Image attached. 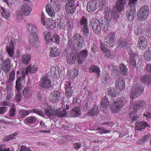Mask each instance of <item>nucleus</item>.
I'll return each mask as SVG.
<instances>
[{
    "label": "nucleus",
    "mask_w": 151,
    "mask_h": 151,
    "mask_svg": "<svg viewBox=\"0 0 151 151\" xmlns=\"http://www.w3.org/2000/svg\"><path fill=\"white\" fill-rule=\"evenodd\" d=\"M147 105V102L144 100H141L137 102L133 106V111L129 114L131 120L133 122H136L138 118V116L136 115L137 110L146 108Z\"/></svg>",
    "instance_id": "f257e3e1"
},
{
    "label": "nucleus",
    "mask_w": 151,
    "mask_h": 151,
    "mask_svg": "<svg viewBox=\"0 0 151 151\" xmlns=\"http://www.w3.org/2000/svg\"><path fill=\"white\" fill-rule=\"evenodd\" d=\"M104 17L106 22L108 23H111L112 20L116 21L119 18V13L116 12L113 14L110 8L107 7L104 9Z\"/></svg>",
    "instance_id": "f03ea898"
},
{
    "label": "nucleus",
    "mask_w": 151,
    "mask_h": 151,
    "mask_svg": "<svg viewBox=\"0 0 151 151\" xmlns=\"http://www.w3.org/2000/svg\"><path fill=\"white\" fill-rule=\"evenodd\" d=\"M149 12V7L146 5L140 7L137 13V17L139 21L145 20L147 17Z\"/></svg>",
    "instance_id": "7ed1b4c3"
},
{
    "label": "nucleus",
    "mask_w": 151,
    "mask_h": 151,
    "mask_svg": "<svg viewBox=\"0 0 151 151\" xmlns=\"http://www.w3.org/2000/svg\"><path fill=\"white\" fill-rule=\"evenodd\" d=\"M91 27L95 33L97 34L101 33V28L103 27V22L101 23L99 20L95 18L91 19L89 25Z\"/></svg>",
    "instance_id": "20e7f679"
},
{
    "label": "nucleus",
    "mask_w": 151,
    "mask_h": 151,
    "mask_svg": "<svg viewBox=\"0 0 151 151\" xmlns=\"http://www.w3.org/2000/svg\"><path fill=\"white\" fill-rule=\"evenodd\" d=\"M125 99L123 97L119 98L111 108L112 112L117 113L125 104Z\"/></svg>",
    "instance_id": "39448f33"
},
{
    "label": "nucleus",
    "mask_w": 151,
    "mask_h": 151,
    "mask_svg": "<svg viewBox=\"0 0 151 151\" xmlns=\"http://www.w3.org/2000/svg\"><path fill=\"white\" fill-rule=\"evenodd\" d=\"M143 91V88L138 84H134L132 88L130 96L132 98L137 97L140 96Z\"/></svg>",
    "instance_id": "423d86ee"
},
{
    "label": "nucleus",
    "mask_w": 151,
    "mask_h": 151,
    "mask_svg": "<svg viewBox=\"0 0 151 151\" xmlns=\"http://www.w3.org/2000/svg\"><path fill=\"white\" fill-rule=\"evenodd\" d=\"M39 85L44 89L50 88L52 86L50 80L46 75H43L40 78Z\"/></svg>",
    "instance_id": "0eeeda50"
},
{
    "label": "nucleus",
    "mask_w": 151,
    "mask_h": 151,
    "mask_svg": "<svg viewBox=\"0 0 151 151\" xmlns=\"http://www.w3.org/2000/svg\"><path fill=\"white\" fill-rule=\"evenodd\" d=\"M80 24L82 28V32L83 36L86 37L89 36V30L88 27L87 19L84 16L81 17L80 20Z\"/></svg>",
    "instance_id": "6e6552de"
},
{
    "label": "nucleus",
    "mask_w": 151,
    "mask_h": 151,
    "mask_svg": "<svg viewBox=\"0 0 151 151\" xmlns=\"http://www.w3.org/2000/svg\"><path fill=\"white\" fill-rule=\"evenodd\" d=\"M115 36L113 34L110 33L105 37V44L109 47H113L115 45Z\"/></svg>",
    "instance_id": "1a4fd4ad"
},
{
    "label": "nucleus",
    "mask_w": 151,
    "mask_h": 151,
    "mask_svg": "<svg viewBox=\"0 0 151 151\" xmlns=\"http://www.w3.org/2000/svg\"><path fill=\"white\" fill-rule=\"evenodd\" d=\"M74 42L77 44V47L81 48L83 47L84 41L82 37L78 33H76L73 36Z\"/></svg>",
    "instance_id": "9d476101"
},
{
    "label": "nucleus",
    "mask_w": 151,
    "mask_h": 151,
    "mask_svg": "<svg viewBox=\"0 0 151 151\" xmlns=\"http://www.w3.org/2000/svg\"><path fill=\"white\" fill-rule=\"evenodd\" d=\"M51 4L47 5L46 10L48 14L52 17H53L55 14V13L54 11L52 10L51 8V6L55 7L58 4V1L57 0H50Z\"/></svg>",
    "instance_id": "9b49d317"
},
{
    "label": "nucleus",
    "mask_w": 151,
    "mask_h": 151,
    "mask_svg": "<svg viewBox=\"0 0 151 151\" xmlns=\"http://www.w3.org/2000/svg\"><path fill=\"white\" fill-rule=\"evenodd\" d=\"M135 7H129L127 12V16L128 20L132 21L136 15Z\"/></svg>",
    "instance_id": "f8f14e48"
},
{
    "label": "nucleus",
    "mask_w": 151,
    "mask_h": 151,
    "mask_svg": "<svg viewBox=\"0 0 151 151\" xmlns=\"http://www.w3.org/2000/svg\"><path fill=\"white\" fill-rule=\"evenodd\" d=\"M88 51L86 49L83 50L79 52L77 56L79 64H82V63L85 61V58L88 55Z\"/></svg>",
    "instance_id": "ddd939ff"
},
{
    "label": "nucleus",
    "mask_w": 151,
    "mask_h": 151,
    "mask_svg": "<svg viewBox=\"0 0 151 151\" xmlns=\"http://www.w3.org/2000/svg\"><path fill=\"white\" fill-rule=\"evenodd\" d=\"M115 84L116 88L119 89L120 90L124 89L125 88V82L124 79L120 78L119 77L116 78Z\"/></svg>",
    "instance_id": "4468645a"
},
{
    "label": "nucleus",
    "mask_w": 151,
    "mask_h": 151,
    "mask_svg": "<svg viewBox=\"0 0 151 151\" xmlns=\"http://www.w3.org/2000/svg\"><path fill=\"white\" fill-rule=\"evenodd\" d=\"M29 39L30 43L34 47H37L39 44V40L37 34L29 35Z\"/></svg>",
    "instance_id": "2eb2a0df"
},
{
    "label": "nucleus",
    "mask_w": 151,
    "mask_h": 151,
    "mask_svg": "<svg viewBox=\"0 0 151 151\" xmlns=\"http://www.w3.org/2000/svg\"><path fill=\"white\" fill-rule=\"evenodd\" d=\"M50 96V99L52 102H57L60 99V91H54L51 93Z\"/></svg>",
    "instance_id": "dca6fc26"
},
{
    "label": "nucleus",
    "mask_w": 151,
    "mask_h": 151,
    "mask_svg": "<svg viewBox=\"0 0 151 151\" xmlns=\"http://www.w3.org/2000/svg\"><path fill=\"white\" fill-rule=\"evenodd\" d=\"M126 0H117L116 5V7L117 10L121 12L124 9Z\"/></svg>",
    "instance_id": "f3484780"
},
{
    "label": "nucleus",
    "mask_w": 151,
    "mask_h": 151,
    "mask_svg": "<svg viewBox=\"0 0 151 151\" xmlns=\"http://www.w3.org/2000/svg\"><path fill=\"white\" fill-rule=\"evenodd\" d=\"M10 60L8 58L4 61L2 63V69L5 73L9 72L10 69Z\"/></svg>",
    "instance_id": "a211bd4d"
},
{
    "label": "nucleus",
    "mask_w": 151,
    "mask_h": 151,
    "mask_svg": "<svg viewBox=\"0 0 151 151\" xmlns=\"http://www.w3.org/2000/svg\"><path fill=\"white\" fill-rule=\"evenodd\" d=\"M21 11L23 14L28 16L30 13L31 8L27 4L23 3L22 5Z\"/></svg>",
    "instance_id": "6ab92c4d"
},
{
    "label": "nucleus",
    "mask_w": 151,
    "mask_h": 151,
    "mask_svg": "<svg viewBox=\"0 0 151 151\" xmlns=\"http://www.w3.org/2000/svg\"><path fill=\"white\" fill-rule=\"evenodd\" d=\"M26 27L28 32H30L29 35L37 34V33L38 31L37 29L35 24L29 23L27 24Z\"/></svg>",
    "instance_id": "aec40b11"
},
{
    "label": "nucleus",
    "mask_w": 151,
    "mask_h": 151,
    "mask_svg": "<svg viewBox=\"0 0 151 151\" xmlns=\"http://www.w3.org/2000/svg\"><path fill=\"white\" fill-rule=\"evenodd\" d=\"M119 46L121 48L124 49L127 48L129 47V43L124 38H120L118 41Z\"/></svg>",
    "instance_id": "412c9836"
},
{
    "label": "nucleus",
    "mask_w": 151,
    "mask_h": 151,
    "mask_svg": "<svg viewBox=\"0 0 151 151\" xmlns=\"http://www.w3.org/2000/svg\"><path fill=\"white\" fill-rule=\"evenodd\" d=\"M81 114V111L79 107L75 106L72 108L70 116L72 117H76Z\"/></svg>",
    "instance_id": "4be33fe9"
},
{
    "label": "nucleus",
    "mask_w": 151,
    "mask_h": 151,
    "mask_svg": "<svg viewBox=\"0 0 151 151\" xmlns=\"http://www.w3.org/2000/svg\"><path fill=\"white\" fill-rule=\"evenodd\" d=\"M147 40L144 37H141L138 41V46L141 49H145L146 47Z\"/></svg>",
    "instance_id": "5701e85b"
},
{
    "label": "nucleus",
    "mask_w": 151,
    "mask_h": 151,
    "mask_svg": "<svg viewBox=\"0 0 151 151\" xmlns=\"http://www.w3.org/2000/svg\"><path fill=\"white\" fill-rule=\"evenodd\" d=\"M89 72L90 73H93L97 75L98 77L100 76V70L99 68L97 65H93L90 66L89 68Z\"/></svg>",
    "instance_id": "b1692460"
},
{
    "label": "nucleus",
    "mask_w": 151,
    "mask_h": 151,
    "mask_svg": "<svg viewBox=\"0 0 151 151\" xmlns=\"http://www.w3.org/2000/svg\"><path fill=\"white\" fill-rule=\"evenodd\" d=\"M96 2L94 1H89L87 4L86 7L87 11L89 12L94 11L96 9Z\"/></svg>",
    "instance_id": "393cba45"
},
{
    "label": "nucleus",
    "mask_w": 151,
    "mask_h": 151,
    "mask_svg": "<svg viewBox=\"0 0 151 151\" xmlns=\"http://www.w3.org/2000/svg\"><path fill=\"white\" fill-rule=\"evenodd\" d=\"M76 8V6L75 5V3L66 4L65 6L66 11L68 13L73 14L74 13Z\"/></svg>",
    "instance_id": "a878e982"
},
{
    "label": "nucleus",
    "mask_w": 151,
    "mask_h": 151,
    "mask_svg": "<svg viewBox=\"0 0 151 151\" xmlns=\"http://www.w3.org/2000/svg\"><path fill=\"white\" fill-rule=\"evenodd\" d=\"M138 57L137 54V53L131 54L130 58L129 65H132L133 67H136L137 65L136 60Z\"/></svg>",
    "instance_id": "bb28decb"
},
{
    "label": "nucleus",
    "mask_w": 151,
    "mask_h": 151,
    "mask_svg": "<svg viewBox=\"0 0 151 151\" xmlns=\"http://www.w3.org/2000/svg\"><path fill=\"white\" fill-rule=\"evenodd\" d=\"M14 44L12 41L7 45L6 47V51L10 56L12 57L14 55Z\"/></svg>",
    "instance_id": "cd10ccee"
},
{
    "label": "nucleus",
    "mask_w": 151,
    "mask_h": 151,
    "mask_svg": "<svg viewBox=\"0 0 151 151\" xmlns=\"http://www.w3.org/2000/svg\"><path fill=\"white\" fill-rule=\"evenodd\" d=\"M67 61L68 63L71 65L75 63L76 61V57L75 54L73 53H70L66 56Z\"/></svg>",
    "instance_id": "c85d7f7f"
},
{
    "label": "nucleus",
    "mask_w": 151,
    "mask_h": 151,
    "mask_svg": "<svg viewBox=\"0 0 151 151\" xmlns=\"http://www.w3.org/2000/svg\"><path fill=\"white\" fill-rule=\"evenodd\" d=\"M149 126L148 124L144 122H141L135 125L136 130L140 131L145 129Z\"/></svg>",
    "instance_id": "c756f323"
},
{
    "label": "nucleus",
    "mask_w": 151,
    "mask_h": 151,
    "mask_svg": "<svg viewBox=\"0 0 151 151\" xmlns=\"http://www.w3.org/2000/svg\"><path fill=\"white\" fill-rule=\"evenodd\" d=\"M37 67L35 65H31L27 67L25 70L26 74H28L29 73H36Z\"/></svg>",
    "instance_id": "7c9ffc66"
},
{
    "label": "nucleus",
    "mask_w": 151,
    "mask_h": 151,
    "mask_svg": "<svg viewBox=\"0 0 151 151\" xmlns=\"http://www.w3.org/2000/svg\"><path fill=\"white\" fill-rule=\"evenodd\" d=\"M109 70H110L112 72L114 73L115 75H117L119 74V67H116L111 64L108 67Z\"/></svg>",
    "instance_id": "2f4dec72"
},
{
    "label": "nucleus",
    "mask_w": 151,
    "mask_h": 151,
    "mask_svg": "<svg viewBox=\"0 0 151 151\" xmlns=\"http://www.w3.org/2000/svg\"><path fill=\"white\" fill-rule=\"evenodd\" d=\"M31 94V88L27 87L24 88L23 91V94L24 97L27 98L30 97Z\"/></svg>",
    "instance_id": "473e14b6"
},
{
    "label": "nucleus",
    "mask_w": 151,
    "mask_h": 151,
    "mask_svg": "<svg viewBox=\"0 0 151 151\" xmlns=\"http://www.w3.org/2000/svg\"><path fill=\"white\" fill-rule=\"evenodd\" d=\"M101 105L103 108H106L109 106V102L106 96H104L101 99Z\"/></svg>",
    "instance_id": "72a5a7b5"
},
{
    "label": "nucleus",
    "mask_w": 151,
    "mask_h": 151,
    "mask_svg": "<svg viewBox=\"0 0 151 151\" xmlns=\"http://www.w3.org/2000/svg\"><path fill=\"white\" fill-rule=\"evenodd\" d=\"M99 111L97 106H94L91 110V111L89 112L87 115L91 116H94L98 114L99 113Z\"/></svg>",
    "instance_id": "f704fd0d"
},
{
    "label": "nucleus",
    "mask_w": 151,
    "mask_h": 151,
    "mask_svg": "<svg viewBox=\"0 0 151 151\" xmlns=\"http://www.w3.org/2000/svg\"><path fill=\"white\" fill-rule=\"evenodd\" d=\"M1 13L2 17L4 18L7 19L9 18L10 14L9 11L6 10L3 7H1Z\"/></svg>",
    "instance_id": "c9c22d12"
},
{
    "label": "nucleus",
    "mask_w": 151,
    "mask_h": 151,
    "mask_svg": "<svg viewBox=\"0 0 151 151\" xmlns=\"http://www.w3.org/2000/svg\"><path fill=\"white\" fill-rule=\"evenodd\" d=\"M59 50L57 48H51L50 51V55L53 57H57L60 54Z\"/></svg>",
    "instance_id": "e433bc0d"
},
{
    "label": "nucleus",
    "mask_w": 151,
    "mask_h": 151,
    "mask_svg": "<svg viewBox=\"0 0 151 151\" xmlns=\"http://www.w3.org/2000/svg\"><path fill=\"white\" fill-rule=\"evenodd\" d=\"M118 93L115 89L110 88L108 89L107 95L111 97H114L117 96Z\"/></svg>",
    "instance_id": "4c0bfd02"
},
{
    "label": "nucleus",
    "mask_w": 151,
    "mask_h": 151,
    "mask_svg": "<svg viewBox=\"0 0 151 151\" xmlns=\"http://www.w3.org/2000/svg\"><path fill=\"white\" fill-rule=\"evenodd\" d=\"M119 73H122L124 75H127L128 73L127 69L126 67L123 64H121L120 66L119 67Z\"/></svg>",
    "instance_id": "58836bf2"
},
{
    "label": "nucleus",
    "mask_w": 151,
    "mask_h": 151,
    "mask_svg": "<svg viewBox=\"0 0 151 151\" xmlns=\"http://www.w3.org/2000/svg\"><path fill=\"white\" fill-rule=\"evenodd\" d=\"M31 57L30 55L28 54L23 55L22 58V61L23 63L26 65L28 64L30 61Z\"/></svg>",
    "instance_id": "ea45409f"
},
{
    "label": "nucleus",
    "mask_w": 151,
    "mask_h": 151,
    "mask_svg": "<svg viewBox=\"0 0 151 151\" xmlns=\"http://www.w3.org/2000/svg\"><path fill=\"white\" fill-rule=\"evenodd\" d=\"M45 111V114L48 116L50 117L55 115V111L50 107H48Z\"/></svg>",
    "instance_id": "a19ab883"
},
{
    "label": "nucleus",
    "mask_w": 151,
    "mask_h": 151,
    "mask_svg": "<svg viewBox=\"0 0 151 151\" xmlns=\"http://www.w3.org/2000/svg\"><path fill=\"white\" fill-rule=\"evenodd\" d=\"M44 37L45 40L47 41L46 43L48 44H50V40L51 38V36L50 35V33L47 31H45L43 32Z\"/></svg>",
    "instance_id": "79ce46f5"
},
{
    "label": "nucleus",
    "mask_w": 151,
    "mask_h": 151,
    "mask_svg": "<svg viewBox=\"0 0 151 151\" xmlns=\"http://www.w3.org/2000/svg\"><path fill=\"white\" fill-rule=\"evenodd\" d=\"M37 120L36 118L34 116L27 117L25 120V123L29 124L34 123Z\"/></svg>",
    "instance_id": "37998d69"
},
{
    "label": "nucleus",
    "mask_w": 151,
    "mask_h": 151,
    "mask_svg": "<svg viewBox=\"0 0 151 151\" xmlns=\"http://www.w3.org/2000/svg\"><path fill=\"white\" fill-rule=\"evenodd\" d=\"M50 72L51 76H53L56 77L57 75L59 73L58 67L55 66H52L51 67Z\"/></svg>",
    "instance_id": "c03bdc74"
},
{
    "label": "nucleus",
    "mask_w": 151,
    "mask_h": 151,
    "mask_svg": "<svg viewBox=\"0 0 151 151\" xmlns=\"http://www.w3.org/2000/svg\"><path fill=\"white\" fill-rule=\"evenodd\" d=\"M33 112L34 113H35L37 114L42 116H45V114L43 111L38 110L37 109H33L32 110H29V111H26V113H28V115L31 113Z\"/></svg>",
    "instance_id": "a18cd8bd"
},
{
    "label": "nucleus",
    "mask_w": 151,
    "mask_h": 151,
    "mask_svg": "<svg viewBox=\"0 0 151 151\" xmlns=\"http://www.w3.org/2000/svg\"><path fill=\"white\" fill-rule=\"evenodd\" d=\"M141 80L143 82L148 83L151 81V76L150 75H145L142 77Z\"/></svg>",
    "instance_id": "49530a36"
},
{
    "label": "nucleus",
    "mask_w": 151,
    "mask_h": 151,
    "mask_svg": "<svg viewBox=\"0 0 151 151\" xmlns=\"http://www.w3.org/2000/svg\"><path fill=\"white\" fill-rule=\"evenodd\" d=\"M16 111L15 105H13L9 111V116L11 117H13L15 115Z\"/></svg>",
    "instance_id": "de8ad7c7"
},
{
    "label": "nucleus",
    "mask_w": 151,
    "mask_h": 151,
    "mask_svg": "<svg viewBox=\"0 0 151 151\" xmlns=\"http://www.w3.org/2000/svg\"><path fill=\"white\" fill-rule=\"evenodd\" d=\"M56 116L59 117H62L65 116L66 115V112L63 111H61L60 109H58L56 111L55 113Z\"/></svg>",
    "instance_id": "09e8293b"
},
{
    "label": "nucleus",
    "mask_w": 151,
    "mask_h": 151,
    "mask_svg": "<svg viewBox=\"0 0 151 151\" xmlns=\"http://www.w3.org/2000/svg\"><path fill=\"white\" fill-rule=\"evenodd\" d=\"M144 58L147 60H151V50L145 51L144 55Z\"/></svg>",
    "instance_id": "8fccbe9b"
},
{
    "label": "nucleus",
    "mask_w": 151,
    "mask_h": 151,
    "mask_svg": "<svg viewBox=\"0 0 151 151\" xmlns=\"http://www.w3.org/2000/svg\"><path fill=\"white\" fill-rule=\"evenodd\" d=\"M143 31L141 26H139L135 30V34L137 35H141Z\"/></svg>",
    "instance_id": "3c124183"
},
{
    "label": "nucleus",
    "mask_w": 151,
    "mask_h": 151,
    "mask_svg": "<svg viewBox=\"0 0 151 151\" xmlns=\"http://www.w3.org/2000/svg\"><path fill=\"white\" fill-rule=\"evenodd\" d=\"M144 115L147 118H151V108L149 107L146 110Z\"/></svg>",
    "instance_id": "603ef678"
},
{
    "label": "nucleus",
    "mask_w": 151,
    "mask_h": 151,
    "mask_svg": "<svg viewBox=\"0 0 151 151\" xmlns=\"http://www.w3.org/2000/svg\"><path fill=\"white\" fill-rule=\"evenodd\" d=\"M22 98V94L20 91H17L15 96V101L17 102H20Z\"/></svg>",
    "instance_id": "864d4df0"
},
{
    "label": "nucleus",
    "mask_w": 151,
    "mask_h": 151,
    "mask_svg": "<svg viewBox=\"0 0 151 151\" xmlns=\"http://www.w3.org/2000/svg\"><path fill=\"white\" fill-rule=\"evenodd\" d=\"M51 41L55 42L56 43L59 44L60 42V37L59 35H54L52 39L50 40Z\"/></svg>",
    "instance_id": "5fc2aeb1"
},
{
    "label": "nucleus",
    "mask_w": 151,
    "mask_h": 151,
    "mask_svg": "<svg viewBox=\"0 0 151 151\" xmlns=\"http://www.w3.org/2000/svg\"><path fill=\"white\" fill-rule=\"evenodd\" d=\"M78 74V71L77 69L75 68V69H73L72 71L70 72V76L72 78H74L76 77Z\"/></svg>",
    "instance_id": "6e6d98bb"
},
{
    "label": "nucleus",
    "mask_w": 151,
    "mask_h": 151,
    "mask_svg": "<svg viewBox=\"0 0 151 151\" xmlns=\"http://www.w3.org/2000/svg\"><path fill=\"white\" fill-rule=\"evenodd\" d=\"M19 116L22 118L28 115V113H26V110L22 109L19 112Z\"/></svg>",
    "instance_id": "4d7b16f0"
},
{
    "label": "nucleus",
    "mask_w": 151,
    "mask_h": 151,
    "mask_svg": "<svg viewBox=\"0 0 151 151\" xmlns=\"http://www.w3.org/2000/svg\"><path fill=\"white\" fill-rule=\"evenodd\" d=\"M15 73L13 71L10 73V77L8 80V82L10 83L12 82L14 79Z\"/></svg>",
    "instance_id": "13d9d810"
},
{
    "label": "nucleus",
    "mask_w": 151,
    "mask_h": 151,
    "mask_svg": "<svg viewBox=\"0 0 151 151\" xmlns=\"http://www.w3.org/2000/svg\"><path fill=\"white\" fill-rule=\"evenodd\" d=\"M73 93V91L71 88H69L68 90H66L65 94L68 98H70L71 97Z\"/></svg>",
    "instance_id": "bf43d9fd"
},
{
    "label": "nucleus",
    "mask_w": 151,
    "mask_h": 151,
    "mask_svg": "<svg viewBox=\"0 0 151 151\" xmlns=\"http://www.w3.org/2000/svg\"><path fill=\"white\" fill-rule=\"evenodd\" d=\"M16 13L17 14L16 19L19 21L22 20L23 19V17L20 12L19 11H17Z\"/></svg>",
    "instance_id": "052dcab7"
},
{
    "label": "nucleus",
    "mask_w": 151,
    "mask_h": 151,
    "mask_svg": "<svg viewBox=\"0 0 151 151\" xmlns=\"http://www.w3.org/2000/svg\"><path fill=\"white\" fill-rule=\"evenodd\" d=\"M110 130H107L105 128H102L101 130L98 132L101 134H103L110 133Z\"/></svg>",
    "instance_id": "680f3d73"
},
{
    "label": "nucleus",
    "mask_w": 151,
    "mask_h": 151,
    "mask_svg": "<svg viewBox=\"0 0 151 151\" xmlns=\"http://www.w3.org/2000/svg\"><path fill=\"white\" fill-rule=\"evenodd\" d=\"M137 1V0H129L128 4L130 6L129 7H135L134 5Z\"/></svg>",
    "instance_id": "e2e57ef3"
},
{
    "label": "nucleus",
    "mask_w": 151,
    "mask_h": 151,
    "mask_svg": "<svg viewBox=\"0 0 151 151\" xmlns=\"http://www.w3.org/2000/svg\"><path fill=\"white\" fill-rule=\"evenodd\" d=\"M48 26L51 29H53L55 27V20H51V22H50L48 24Z\"/></svg>",
    "instance_id": "0e129e2a"
},
{
    "label": "nucleus",
    "mask_w": 151,
    "mask_h": 151,
    "mask_svg": "<svg viewBox=\"0 0 151 151\" xmlns=\"http://www.w3.org/2000/svg\"><path fill=\"white\" fill-rule=\"evenodd\" d=\"M68 46L69 48L72 50H73L75 47L71 40H70L68 41Z\"/></svg>",
    "instance_id": "69168bd1"
},
{
    "label": "nucleus",
    "mask_w": 151,
    "mask_h": 151,
    "mask_svg": "<svg viewBox=\"0 0 151 151\" xmlns=\"http://www.w3.org/2000/svg\"><path fill=\"white\" fill-rule=\"evenodd\" d=\"M81 144L80 142H78L74 144L73 147L76 150H78L81 147Z\"/></svg>",
    "instance_id": "338daca9"
},
{
    "label": "nucleus",
    "mask_w": 151,
    "mask_h": 151,
    "mask_svg": "<svg viewBox=\"0 0 151 151\" xmlns=\"http://www.w3.org/2000/svg\"><path fill=\"white\" fill-rule=\"evenodd\" d=\"M146 35L149 37H151V26L148 27L146 32Z\"/></svg>",
    "instance_id": "774afa93"
}]
</instances>
